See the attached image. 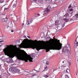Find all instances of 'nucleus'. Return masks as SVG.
<instances>
[{"mask_svg":"<svg viewBox=\"0 0 78 78\" xmlns=\"http://www.w3.org/2000/svg\"><path fill=\"white\" fill-rule=\"evenodd\" d=\"M5 61L7 63H12V62H13L12 60L10 58H7V59L5 60Z\"/></svg>","mask_w":78,"mask_h":78,"instance_id":"8","label":"nucleus"},{"mask_svg":"<svg viewBox=\"0 0 78 78\" xmlns=\"http://www.w3.org/2000/svg\"><path fill=\"white\" fill-rule=\"evenodd\" d=\"M11 32H12V33H13V32H14V30H12L11 31Z\"/></svg>","mask_w":78,"mask_h":78,"instance_id":"45","label":"nucleus"},{"mask_svg":"<svg viewBox=\"0 0 78 78\" xmlns=\"http://www.w3.org/2000/svg\"><path fill=\"white\" fill-rule=\"evenodd\" d=\"M69 11H73V9H70Z\"/></svg>","mask_w":78,"mask_h":78,"instance_id":"37","label":"nucleus"},{"mask_svg":"<svg viewBox=\"0 0 78 78\" xmlns=\"http://www.w3.org/2000/svg\"><path fill=\"white\" fill-rule=\"evenodd\" d=\"M7 20H8V19H7V18H5L2 19V22H7Z\"/></svg>","mask_w":78,"mask_h":78,"instance_id":"13","label":"nucleus"},{"mask_svg":"<svg viewBox=\"0 0 78 78\" xmlns=\"http://www.w3.org/2000/svg\"><path fill=\"white\" fill-rule=\"evenodd\" d=\"M33 42H34V41H33Z\"/></svg>","mask_w":78,"mask_h":78,"instance_id":"63","label":"nucleus"},{"mask_svg":"<svg viewBox=\"0 0 78 78\" xmlns=\"http://www.w3.org/2000/svg\"><path fill=\"white\" fill-rule=\"evenodd\" d=\"M59 23V21H55V25H58Z\"/></svg>","mask_w":78,"mask_h":78,"instance_id":"19","label":"nucleus"},{"mask_svg":"<svg viewBox=\"0 0 78 78\" xmlns=\"http://www.w3.org/2000/svg\"><path fill=\"white\" fill-rule=\"evenodd\" d=\"M4 2V0H0V3H2Z\"/></svg>","mask_w":78,"mask_h":78,"instance_id":"25","label":"nucleus"},{"mask_svg":"<svg viewBox=\"0 0 78 78\" xmlns=\"http://www.w3.org/2000/svg\"><path fill=\"white\" fill-rule=\"evenodd\" d=\"M34 70H35V71H36V70L35 69H34V70H32V72H33L34 71Z\"/></svg>","mask_w":78,"mask_h":78,"instance_id":"48","label":"nucleus"},{"mask_svg":"<svg viewBox=\"0 0 78 78\" xmlns=\"http://www.w3.org/2000/svg\"><path fill=\"white\" fill-rule=\"evenodd\" d=\"M62 52H64V54L66 56H69L70 54V51H69V50L66 49V47H64L63 48V49L62 50Z\"/></svg>","mask_w":78,"mask_h":78,"instance_id":"4","label":"nucleus"},{"mask_svg":"<svg viewBox=\"0 0 78 78\" xmlns=\"http://www.w3.org/2000/svg\"><path fill=\"white\" fill-rule=\"evenodd\" d=\"M9 7L8 8H4V10H7L8 9Z\"/></svg>","mask_w":78,"mask_h":78,"instance_id":"32","label":"nucleus"},{"mask_svg":"<svg viewBox=\"0 0 78 78\" xmlns=\"http://www.w3.org/2000/svg\"><path fill=\"white\" fill-rule=\"evenodd\" d=\"M33 19H31L29 21L30 22V23H32V22H33Z\"/></svg>","mask_w":78,"mask_h":78,"instance_id":"23","label":"nucleus"},{"mask_svg":"<svg viewBox=\"0 0 78 78\" xmlns=\"http://www.w3.org/2000/svg\"><path fill=\"white\" fill-rule=\"evenodd\" d=\"M76 75H77V73H76Z\"/></svg>","mask_w":78,"mask_h":78,"instance_id":"54","label":"nucleus"},{"mask_svg":"<svg viewBox=\"0 0 78 78\" xmlns=\"http://www.w3.org/2000/svg\"><path fill=\"white\" fill-rule=\"evenodd\" d=\"M24 37L27 38V37H26V36H24Z\"/></svg>","mask_w":78,"mask_h":78,"instance_id":"50","label":"nucleus"},{"mask_svg":"<svg viewBox=\"0 0 78 78\" xmlns=\"http://www.w3.org/2000/svg\"><path fill=\"white\" fill-rule=\"evenodd\" d=\"M5 5H7L8 7H9V5H8V4H6L4 6H5Z\"/></svg>","mask_w":78,"mask_h":78,"instance_id":"39","label":"nucleus"},{"mask_svg":"<svg viewBox=\"0 0 78 78\" xmlns=\"http://www.w3.org/2000/svg\"><path fill=\"white\" fill-rule=\"evenodd\" d=\"M17 58L16 61L18 63H20L21 60L23 61L25 59V57L22 54L17 52L15 54Z\"/></svg>","mask_w":78,"mask_h":78,"instance_id":"2","label":"nucleus"},{"mask_svg":"<svg viewBox=\"0 0 78 78\" xmlns=\"http://www.w3.org/2000/svg\"><path fill=\"white\" fill-rule=\"evenodd\" d=\"M51 9V7H50V6H48V7L47 8L45 9L43 11V15L45 14H46L47 12H48L50 11Z\"/></svg>","mask_w":78,"mask_h":78,"instance_id":"6","label":"nucleus"},{"mask_svg":"<svg viewBox=\"0 0 78 78\" xmlns=\"http://www.w3.org/2000/svg\"><path fill=\"white\" fill-rule=\"evenodd\" d=\"M44 61H46V60H44Z\"/></svg>","mask_w":78,"mask_h":78,"instance_id":"64","label":"nucleus"},{"mask_svg":"<svg viewBox=\"0 0 78 78\" xmlns=\"http://www.w3.org/2000/svg\"><path fill=\"white\" fill-rule=\"evenodd\" d=\"M46 3H51V2H52V0H45Z\"/></svg>","mask_w":78,"mask_h":78,"instance_id":"14","label":"nucleus"},{"mask_svg":"<svg viewBox=\"0 0 78 78\" xmlns=\"http://www.w3.org/2000/svg\"><path fill=\"white\" fill-rule=\"evenodd\" d=\"M27 23V25H30V23L29 21H28V22L27 23Z\"/></svg>","mask_w":78,"mask_h":78,"instance_id":"24","label":"nucleus"},{"mask_svg":"<svg viewBox=\"0 0 78 78\" xmlns=\"http://www.w3.org/2000/svg\"><path fill=\"white\" fill-rule=\"evenodd\" d=\"M51 27H53L54 28H55V26L52 25V26H51Z\"/></svg>","mask_w":78,"mask_h":78,"instance_id":"42","label":"nucleus"},{"mask_svg":"<svg viewBox=\"0 0 78 78\" xmlns=\"http://www.w3.org/2000/svg\"><path fill=\"white\" fill-rule=\"evenodd\" d=\"M44 64H45L46 63V65H48L49 64L48 63V62H47L46 61V63L44 62Z\"/></svg>","mask_w":78,"mask_h":78,"instance_id":"29","label":"nucleus"},{"mask_svg":"<svg viewBox=\"0 0 78 78\" xmlns=\"http://www.w3.org/2000/svg\"><path fill=\"white\" fill-rule=\"evenodd\" d=\"M4 40H2L1 41H0V43H1V42H4Z\"/></svg>","mask_w":78,"mask_h":78,"instance_id":"35","label":"nucleus"},{"mask_svg":"<svg viewBox=\"0 0 78 78\" xmlns=\"http://www.w3.org/2000/svg\"><path fill=\"white\" fill-rule=\"evenodd\" d=\"M9 47V48L7 51H5V55H9V54H11V53H13L15 51V49L14 48V46L13 45H10L9 46H7Z\"/></svg>","mask_w":78,"mask_h":78,"instance_id":"3","label":"nucleus"},{"mask_svg":"<svg viewBox=\"0 0 78 78\" xmlns=\"http://www.w3.org/2000/svg\"><path fill=\"white\" fill-rule=\"evenodd\" d=\"M65 47L66 48V50H69V49H70V45H69V44H67L66 46V47Z\"/></svg>","mask_w":78,"mask_h":78,"instance_id":"10","label":"nucleus"},{"mask_svg":"<svg viewBox=\"0 0 78 78\" xmlns=\"http://www.w3.org/2000/svg\"><path fill=\"white\" fill-rule=\"evenodd\" d=\"M17 2V0H16V1L15 2Z\"/></svg>","mask_w":78,"mask_h":78,"instance_id":"60","label":"nucleus"},{"mask_svg":"<svg viewBox=\"0 0 78 78\" xmlns=\"http://www.w3.org/2000/svg\"><path fill=\"white\" fill-rule=\"evenodd\" d=\"M50 22H51V23H55V21L53 20H50Z\"/></svg>","mask_w":78,"mask_h":78,"instance_id":"27","label":"nucleus"},{"mask_svg":"<svg viewBox=\"0 0 78 78\" xmlns=\"http://www.w3.org/2000/svg\"><path fill=\"white\" fill-rule=\"evenodd\" d=\"M64 26H65V24L59 25L57 26V27H56V28L58 29V30H61V28H62V27H64Z\"/></svg>","mask_w":78,"mask_h":78,"instance_id":"7","label":"nucleus"},{"mask_svg":"<svg viewBox=\"0 0 78 78\" xmlns=\"http://www.w3.org/2000/svg\"><path fill=\"white\" fill-rule=\"evenodd\" d=\"M36 72H39V71L38 70H36Z\"/></svg>","mask_w":78,"mask_h":78,"instance_id":"44","label":"nucleus"},{"mask_svg":"<svg viewBox=\"0 0 78 78\" xmlns=\"http://www.w3.org/2000/svg\"><path fill=\"white\" fill-rule=\"evenodd\" d=\"M49 33V32H48L47 34H48Z\"/></svg>","mask_w":78,"mask_h":78,"instance_id":"58","label":"nucleus"},{"mask_svg":"<svg viewBox=\"0 0 78 78\" xmlns=\"http://www.w3.org/2000/svg\"><path fill=\"white\" fill-rule=\"evenodd\" d=\"M9 27V26H7V28H8V27Z\"/></svg>","mask_w":78,"mask_h":78,"instance_id":"47","label":"nucleus"},{"mask_svg":"<svg viewBox=\"0 0 78 78\" xmlns=\"http://www.w3.org/2000/svg\"><path fill=\"white\" fill-rule=\"evenodd\" d=\"M73 12H71V14H72V13Z\"/></svg>","mask_w":78,"mask_h":78,"instance_id":"57","label":"nucleus"},{"mask_svg":"<svg viewBox=\"0 0 78 78\" xmlns=\"http://www.w3.org/2000/svg\"><path fill=\"white\" fill-rule=\"evenodd\" d=\"M66 65H63L62 66V67H66Z\"/></svg>","mask_w":78,"mask_h":78,"instance_id":"33","label":"nucleus"},{"mask_svg":"<svg viewBox=\"0 0 78 78\" xmlns=\"http://www.w3.org/2000/svg\"><path fill=\"white\" fill-rule=\"evenodd\" d=\"M38 1L40 2V3H41V2H43V0H38Z\"/></svg>","mask_w":78,"mask_h":78,"instance_id":"28","label":"nucleus"},{"mask_svg":"<svg viewBox=\"0 0 78 78\" xmlns=\"http://www.w3.org/2000/svg\"><path fill=\"white\" fill-rule=\"evenodd\" d=\"M35 75H32V76L33 77V76H35Z\"/></svg>","mask_w":78,"mask_h":78,"instance_id":"51","label":"nucleus"},{"mask_svg":"<svg viewBox=\"0 0 78 78\" xmlns=\"http://www.w3.org/2000/svg\"><path fill=\"white\" fill-rule=\"evenodd\" d=\"M24 23H23L22 27H24Z\"/></svg>","mask_w":78,"mask_h":78,"instance_id":"38","label":"nucleus"},{"mask_svg":"<svg viewBox=\"0 0 78 78\" xmlns=\"http://www.w3.org/2000/svg\"><path fill=\"white\" fill-rule=\"evenodd\" d=\"M71 63L70 62H69V64H71Z\"/></svg>","mask_w":78,"mask_h":78,"instance_id":"55","label":"nucleus"},{"mask_svg":"<svg viewBox=\"0 0 78 78\" xmlns=\"http://www.w3.org/2000/svg\"><path fill=\"white\" fill-rule=\"evenodd\" d=\"M11 27H13V25H12V26Z\"/></svg>","mask_w":78,"mask_h":78,"instance_id":"59","label":"nucleus"},{"mask_svg":"<svg viewBox=\"0 0 78 78\" xmlns=\"http://www.w3.org/2000/svg\"><path fill=\"white\" fill-rule=\"evenodd\" d=\"M10 22H11V24H12V22H13V21H12V20H11L10 21Z\"/></svg>","mask_w":78,"mask_h":78,"instance_id":"40","label":"nucleus"},{"mask_svg":"<svg viewBox=\"0 0 78 78\" xmlns=\"http://www.w3.org/2000/svg\"><path fill=\"white\" fill-rule=\"evenodd\" d=\"M47 70V67H45L44 68V70L43 71H42V72H44V70Z\"/></svg>","mask_w":78,"mask_h":78,"instance_id":"26","label":"nucleus"},{"mask_svg":"<svg viewBox=\"0 0 78 78\" xmlns=\"http://www.w3.org/2000/svg\"><path fill=\"white\" fill-rule=\"evenodd\" d=\"M27 37H28L29 39H30V37L29 36H27Z\"/></svg>","mask_w":78,"mask_h":78,"instance_id":"49","label":"nucleus"},{"mask_svg":"<svg viewBox=\"0 0 78 78\" xmlns=\"http://www.w3.org/2000/svg\"><path fill=\"white\" fill-rule=\"evenodd\" d=\"M76 20V19L75 18V16H73L72 18L70 19V20H69V21H70L71 20Z\"/></svg>","mask_w":78,"mask_h":78,"instance_id":"12","label":"nucleus"},{"mask_svg":"<svg viewBox=\"0 0 78 78\" xmlns=\"http://www.w3.org/2000/svg\"><path fill=\"white\" fill-rule=\"evenodd\" d=\"M35 54H32L30 55L29 57L27 58V59L30 62H33V61L32 60L33 59V58H35Z\"/></svg>","mask_w":78,"mask_h":78,"instance_id":"5","label":"nucleus"},{"mask_svg":"<svg viewBox=\"0 0 78 78\" xmlns=\"http://www.w3.org/2000/svg\"><path fill=\"white\" fill-rule=\"evenodd\" d=\"M40 15H39V14H37V16H36V17H37V16H39Z\"/></svg>","mask_w":78,"mask_h":78,"instance_id":"36","label":"nucleus"},{"mask_svg":"<svg viewBox=\"0 0 78 78\" xmlns=\"http://www.w3.org/2000/svg\"><path fill=\"white\" fill-rule=\"evenodd\" d=\"M66 73H70V69H67L66 70Z\"/></svg>","mask_w":78,"mask_h":78,"instance_id":"20","label":"nucleus"},{"mask_svg":"<svg viewBox=\"0 0 78 78\" xmlns=\"http://www.w3.org/2000/svg\"><path fill=\"white\" fill-rule=\"evenodd\" d=\"M64 17H69V13H67L66 14H65L64 16Z\"/></svg>","mask_w":78,"mask_h":78,"instance_id":"16","label":"nucleus"},{"mask_svg":"<svg viewBox=\"0 0 78 78\" xmlns=\"http://www.w3.org/2000/svg\"><path fill=\"white\" fill-rule=\"evenodd\" d=\"M0 13L1 14L3 13V11L2 10H1V12H0Z\"/></svg>","mask_w":78,"mask_h":78,"instance_id":"30","label":"nucleus"},{"mask_svg":"<svg viewBox=\"0 0 78 78\" xmlns=\"http://www.w3.org/2000/svg\"><path fill=\"white\" fill-rule=\"evenodd\" d=\"M9 70H10V71L11 72H12V71L14 70V69H12V68H10L9 69Z\"/></svg>","mask_w":78,"mask_h":78,"instance_id":"22","label":"nucleus"},{"mask_svg":"<svg viewBox=\"0 0 78 78\" xmlns=\"http://www.w3.org/2000/svg\"><path fill=\"white\" fill-rule=\"evenodd\" d=\"M48 77H49L48 76H47V77H46V78H48Z\"/></svg>","mask_w":78,"mask_h":78,"instance_id":"53","label":"nucleus"},{"mask_svg":"<svg viewBox=\"0 0 78 78\" xmlns=\"http://www.w3.org/2000/svg\"><path fill=\"white\" fill-rule=\"evenodd\" d=\"M2 45H3V44H1L0 45V47H1V46H2Z\"/></svg>","mask_w":78,"mask_h":78,"instance_id":"52","label":"nucleus"},{"mask_svg":"<svg viewBox=\"0 0 78 78\" xmlns=\"http://www.w3.org/2000/svg\"><path fill=\"white\" fill-rule=\"evenodd\" d=\"M12 66H13V65H15V64H12Z\"/></svg>","mask_w":78,"mask_h":78,"instance_id":"56","label":"nucleus"},{"mask_svg":"<svg viewBox=\"0 0 78 78\" xmlns=\"http://www.w3.org/2000/svg\"><path fill=\"white\" fill-rule=\"evenodd\" d=\"M1 67V65H0V68Z\"/></svg>","mask_w":78,"mask_h":78,"instance_id":"61","label":"nucleus"},{"mask_svg":"<svg viewBox=\"0 0 78 78\" xmlns=\"http://www.w3.org/2000/svg\"><path fill=\"white\" fill-rule=\"evenodd\" d=\"M70 19H68L67 18H65L63 19V20L65 22H69V20Z\"/></svg>","mask_w":78,"mask_h":78,"instance_id":"17","label":"nucleus"},{"mask_svg":"<svg viewBox=\"0 0 78 78\" xmlns=\"http://www.w3.org/2000/svg\"><path fill=\"white\" fill-rule=\"evenodd\" d=\"M57 21H59L60 20V19H61V16H58L57 17Z\"/></svg>","mask_w":78,"mask_h":78,"instance_id":"15","label":"nucleus"},{"mask_svg":"<svg viewBox=\"0 0 78 78\" xmlns=\"http://www.w3.org/2000/svg\"><path fill=\"white\" fill-rule=\"evenodd\" d=\"M62 63H66V60L63 61L62 62Z\"/></svg>","mask_w":78,"mask_h":78,"instance_id":"31","label":"nucleus"},{"mask_svg":"<svg viewBox=\"0 0 78 78\" xmlns=\"http://www.w3.org/2000/svg\"><path fill=\"white\" fill-rule=\"evenodd\" d=\"M78 46V42H77L76 40L74 43V48H76Z\"/></svg>","mask_w":78,"mask_h":78,"instance_id":"9","label":"nucleus"},{"mask_svg":"<svg viewBox=\"0 0 78 78\" xmlns=\"http://www.w3.org/2000/svg\"><path fill=\"white\" fill-rule=\"evenodd\" d=\"M2 78V76L1 75H0V78Z\"/></svg>","mask_w":78,"mask_h":78,"instance_id":"46","label":"nucleus"},{"mask_svg":"<svg viewBox=\"0 0 78 78\" xmlns=\"http://www.w3.org/2000/svg\"><path fill=\"white\" fill-rule=\"evenodd\" d=\"M16 5H17V3H16L15 4H14L12 6L13 8H16Z\"/></svg>","mask_w":78,"mask_h":78,"instance_id":"21","label":"nucleus"},{"mask_svg":"<svg viewBox=\"0 0 78 78\" xmlns=\"http://www.w3.org/2000/svg\"><path fill=\"white\" fill-rule=\"evenodd\" d=\"M75 18H76V20H78V13L75 15Z\"/></svg>","mask_w":78,"mask_h":78,"instance_id":"18","label":"nucleus"},{"mask_svg":"<svg viewBox=\"0 0 78 78\" xmlns=\"http://www.w3.org/2000/svg\"><path fill=\"white\" fill-rule=\"evenodd\" d=\"M47 75H45L44 76V77H45V78H47Z\"/></svg>","mask_w":78,"mask_h":78,"instance_id":"43","label":"nucleus"},{"mask_svg":"<svg viewBox=\"0 0 78 78\" xmlns=\"http://www.w3.org/2000/svg\"><path fill=\"white\" fill-rule=\"evenodd\" d=\"M59 40L55 44L53 42H50L48 43V46H44V45H41L37 46L35 45L30 44V48H31L33 49L36 48L37 51H39L41 49H44V48L46 50V52H48L50 51V50H52L54 48L55 50H59L62 48V44L60 43Z\"/></svg>","mask_w":78,"mask_h":78,"instance_id":"1","label":"nucleus"},{"mask_svg":"<svg viewBox=\"0 0 78 78\" xmlns=\"http://www.w3.org/2000/svg\"><path fill=\"white\" fill-rule=\"evenodd\" d=\"M71 4H70L69 5V6L68 7V8H70L72 6H71Z\"/></svg>","mask_w":78,"mask_h":78,"instance_id":"34","label":"nucleus"},{"mask_svg":"<svg viewBox=\"0 0 78 78\" xmlns=\"http://www.w3.org/2000/svg\"><path fill=\"white\" fill-rule=\"evenodd\" d=\"M13 71L15 73H17L18 72V69L17 67H15L13 69Z\"/></svg>","mask_w":78,"mask_h":78,"instance_id":"11","label":"nucleus"},{"mask_svg":"<svg viewBox=\"0 0 78 78\" xmlns=\"http://www.w3.org/2000/svg\"><path fill=\"white\" fill-rule=\"evenodd\" d=\"M35 1V2H36V0H34Z\"/></svg>","mask_w":78,"mask_h":78,"instance_id":"62","label":"nucleus"},{"mask_svg":"<svg viewBox=\"0 0 78 78\" xmlns=\"http://www.w3.org/2000/svg\"><path fill=\"white\" fill-rule=\"evenodd\" d=\"M50 38H51V37H47V39H50Z\"/></svg>","mask_w":78,"mask_h":78,"instance_id":"41","label":"nucleus"}]
</instances>
